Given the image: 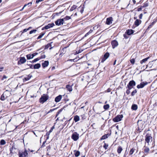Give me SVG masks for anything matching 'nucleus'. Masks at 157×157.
Here are the masks:
<instances>
[{
	"label": "nucleus",
	"mask_w": 157,
	"mask_h": 157,
	"mask_svg": "<svg viewBox=\"0 0 157 157\" xmlns=\"http://www.w3.org/2000/svg\"><path fill=\"white\" fill-rule=\"evenodd\" d=\"M48 98L49 97L48 95L44 94L41 96V98H40V102L43 103L48 99Z\"/></svg>",
	"instance_id": "obj_1"
},
{
	"label": "nucleus",
	"mask_w": 157,
	"mask_h": 157,
	"mask_svg": "<svg viewBox=\"0 0 157 157\" xmlns=\"http://www.w3.org/2000/svg\"><path fill=\"white\" fill-rule=\"evenodd\" d=\"M152 140V138L151 135L149 134H147L145 136V143L146 142L147 143V145H149V143Z\"/></svg>",
	"instance_id": "obj_2"
},
{
	"label": "nucleus",
	"mask_w": 157,
	"mask_h": 157,
	"mask_svg": "<svg viewBox=\"0 0 157 157\" xmlns=\"http://www.w3.org/2000/svg\"><path fill=\"white\" fill-rule=\"evenodd\" d=\"M123 117V115L122 114L118 115L113 119V120L115 122H118L121 121Z\"/></svg>",
	"instance_id": "obj_3"
},
{
	"label": "nucleus",
	"mask_w": 157,
	"mask_h": 157,
	"mask_svg": "<svg viewBox=\"0 0 157 157\" xmlns=\"http://www.w3.org/2000/svg\"><path fill=\"white\" fill-rule=\"evenodd\" d=\"M79 135L77 132H74L72 135L71 138L75 141H77L79 138Z\"/></svg>",
	"instance_id": "obj_4"
},
{
	"label": "nucleus",
	"mask_w": 157,
	"mask_h": 157,
	"mask_svg": "<svg viewBox=\"0 0 157 157\" xmlns=\"http://www.w3.org/2000/svg\"><path fill=\"white\" fill-rule=\"evenodd\" d=\"M28 154L27 151L25 150L24 151H19L18 153L19 157H26Z\"/></svg>",
	"instance_id": "obj_5"
},
{
	"label": "nucleus",
	"mask_w": 157,
	"mask_h": 157,
	"mask_svg": "<svg viewBox=\"0 0 157 157\" xmlns=\"http://www.w3.org/2000/svg\"><path fill=\"white\" fill-rule=\"evenodd\" d=\"M64 22L63 19H58L56 21L55 23L56 25H63Z\"/></svg>",
	"instance_id": "obj_6"
},
{
	"label": "nucleus",
	"mask_w": 157,
	"mask_h": 157,
	"mask_svg": "<svg viewBox=\"0 0 157 157\" xmlns=\"http://www.w3.org/2000/svg\"><path fill=\"white\" fill-rule=\"evenodd\" d=\"M148 83L147 82H141L140 84L138 85L137 86V87L138 89L142 88H143L145 86L147 85Z\"/></svg>",
	"instance_id": "obj_7"
},
{
	"label": "nucleus",
	"mask_w": 157,
	"mask_h": 157,
	"mask_svg": "<svg viewBox=\"0 0 157 157\" xmlns=\"http://www.w3.org/2000/svg\"><path fill=\"white\" fill-rule=\"evenodd\" d=\"M109 54L108 52L106 53L104 55L103 57H102L101 59V63H103L104 61H105L109 57Z\"/></svg>",
	"instance_id": "obj_8"
},
{
	"label": "nucleus",
	"mask_w": 157,
	"mask_h": 157,
	"mask_svg": "<svg viewBox=\"0 0 157 157\" xmlns=\"http://www.w3.org/2000/svg\"><path fill=\"white\" fill-rule=\"evenodd\" d=\"M26 61V59L24 57H21L20 60L18 61V64L21 65L22 64L24 63Z\"/></svg>",
	"instance_id": "obj_9"
},
{
	"label": "nucleus",
	"mask_w": 157,
	"mask_h": 157,
	"mask_svg": "<svg viewBox=\"0 0 157 157\" xmlns=\"http://www.w3.org/2000/svg\"><path fill=\"white\" fill-rule=\"evenodd\" d=\"M113 18L112 17L107 18L106 19V24L107 25H109L112 23Z\"/></svg>",
	"instance_id": "obj_10"
},
{
	"label": "nucleus",
	"mask_w": 157,
	"mask_h": 157,
	"mask_svg": "<svg viewBox=\"0 0 157 157\" xmlns=\"http://www.w3.org/2000/svg\"><path fill=\"white\" fill-rule=\"evenodd\" d=\"M38 53L37 52H35L33 53L32 55L28 54L26 55L27 58L28 59H32L35 56L37 55Z\"/></svg>",
	"instance_id": "obj_11"
},
{
	"label": "nucleus",
	"mask_w": 157,
	"mask_h": 157,
	"mask_svg": "<svg viewBox=\"0 0 157 157\" xmlns=\"http://www.w3.org/2000/svg\"><path fill=\"white\" fill-rule=\"evenodd\" d=\"M111 44L112 45L113 48H114L115 47L118 46V44L117 40H114L112 41Z\"/></svg>",
	"instance_id": "obj_12"
},
{
	"label": "nucleus",
	"mask_w": 157,
	"mask_h": 157,
	"mask_svg": "<svg viewBox=\"0 0 157 157\" xmlns=\"http://www.w3.org/2000/svg\"><path fill=\"white\" fill-rule=\"evenodd\" d=\"M55 25L53 23L48 24V25L44 26V28L45 29H48L51 27H53Z\"/></svg>",
	"instance_id": "obj_13"
},
{
	"label": "nucleus",
	"mask_w": 157,
	"mask_h": 157,
	"mask_svg": "<svg viewBox=\"0 0 157 157\" xmlns=\"http://www.w3.org/2000/svg\"><path fill=\"white\" fill-rule=\"evenodd\" d=\"M136 83L135 81L133 80H132L129 82L128 85L129 86L133 87L134 86H135L136 85Z\"/></svg>",
	"instance_id": "obj_14"
},
{
	"label": "nucleus",
	"mask_w": 157,
	"mask_h": 157,
	"mask_svg": "<svg viewBox=\"0 0 157 157\" xmlns=\"http://www.w3.org/2000/svg\"><path fill=\"white\" fill-rule=\"evenodd\" d=\"M62 98V96L61 95H59L55 98V101L56 102H59L60 101Z\"/></svg>",
	"instance_id": "obj_15"
},
{
	"label": "nucleus",
	"mask_w": 157,
	"mask_h": 157,
	"mask_svg": "<svg viewBox=\"0 0 157 157\" xmlns=\"http://www.w3.org/2000/svg\"><path fill=\"white\" fill-rule=\"evenodd\" d=\"M141 21L139 19H136L134 22V25L136 26H138L141 23Z\"/></svg>",
	"instance_id": "obj_16"
},
{
	"label": "nucleus",
	"mask_w": 157,
	"mask_h": 157,
	"mask_svg": "<svg viewBox=\"0 0 157 157\" xmlns=\"http://www.w3.org/2000/svg\"><path fill=\"white\" fill-rule=\"evenodd\" d=\"M143 150L144 152L146 153H148L149 151V148L146 146V144H145V146H144L143 147Z\"/></svg>",
	"instance_id": "obj_17"
},
{
	"label": "nucleus",
	"mask_w": 157,
	"mask_h": 157,
	"mask_svg": "<svg viewBox=\"0 0 157 157\" xmlns=\"http://www.w3.org/2000/svg\"><path fill=\"white\" fill-rule=\"evenodd\" d=\"M128 35H130L133 33V30L132 29H128L125 32Z\"/></svg>",
	"instance_id": "obj_18"
},
{
	"label": "nucleus",
	"mask_w": 157,
	"mask_h": 157,
	"mask_svg": "<svg viewBox=\"0 0 157 157\" xmlns=\"http://www.w3.org/2000/svg\"><path fill=\"white\" fill-rule=\"evenodd\" d=\"M49 64V62L48 61H45L44 63H42V67H45L48 66Z\"/></svg>",
	"instance_id": "obj_19"
},
{
	"label": "nucleus",
	"mask_w": 157,
	"mask_h": 157,
	"mask_svg": "<svg viewBox=\"0 0 157 157\" xmlns=\"http://www.w3.org/2000/svg\"><path fill=\"white\" fill-rule=\"evenodd\" d=\"M66 88L70 92H71L72 90V86L67 85L66 86Z\"/></svg>",
	"instance_id": "obj_20"
},
{
	"label": "nucleus",
	"mask_w": 157,
	"mask_h": 157,
	"mask_svg": "<svg viewBox=\"0 0 157 157\" xmlns=\"http://www.w3.org/2000/svg\"><path fill=\"white\" fill-rule=\"evenodd\" d=\"M138 108V106L137 105L133 104L132 106L131 109L132 110H136Z\"/></svg>",
	"instance_id": "obj_21"
},
{
	"label": "nucleus",
	"mask_w": 157,
	"mask_h": 157,
	"mask_svg": "<svg viewBox=\"0 0 157 157\" xmlns=\"http://www.w3.org/2000/svg\"><path fill=\"white\" fill-rule=\"evenodd\" d=\"M150 57H147L145 58L144 59H143L142 60H141L140 61V63L141 64H142L143 63H145L146 61H147L148 59H149Z\"/></svg>",
	"instance_id": "obj_22"
},
{
	"label": "nucleus",
	"mask_w": 157,
	"mask_h": 157,
	"mask_svg": "<svg viewBox=\"0 0 157 157\" xmlns=\"http://www.w3.org/2000/svg\"><path fill=\"white\" fill-rule=\"evenodd\" d=\"M40 67V63H37L35 64L33 66V69H39Z\"/></svg>",
	"instance_id": "obj_23"
},
{
	"label": "nucleus",
	"mask_w": 157,
	"mask_h": 157,
	"mask_svg": "<svg viewBox=\"0 0 157 157\" xmlns=\"http://www.w3.org/2000/svg\"><path fill=\"white\" fill-rule=\"evenodd\" d=\"M109 136V134L104 135L101 137V140L105 139L107 138Z\"/></svg>",
	"instance_id": "obj_24"
},
{
	"label": "nucleus",
	"mask_w": 157,
	"mask_h": 157,
	"mask_svg": "<svg viewBox=\"0 0 157 157\" xmlns=\"http://www.w3.org/2000/svg\"><path fill=\"white\" fill-rule=\"evenodd\" d=\"M74 119L75 122H77L79 120V117L77 115H76L74 117Z\"/></svg>",
	"instance_id": "obj_25"
},
{
	"label": "nucleus",
	"mask_w": 157,
	"mask_h": 157,
	"mask_svg": "<svg viewBox=\"0 0 157 157\" xmlns=\"http://www.w3.org/2000/svg\"><path fill=\"white\" fill-rule=\"evenodd\" d=\"M123 149L121 146H119L117 150V152L118 154H120L122 151Z\"/></svg>",
	"instance_id": "obj_26"
},
{
	"label": "nucleus",
	"mask_w": 157,
	"mask_h": 157,
	"mask_svg": "<svg viewBox=\"0 0 157 157\" xmlns=\"http://www.w3.org/2000/svg\"><path fill=\"white\" fill-rule=\"evenodd\" d=\"M77 7V6L75 5H73L71 8L70 11H73Z\"/></svg>",
	"instance_id": "obj_27"
},
{
	"label": "nucleus",
	"mask_w": 157,
	"mask_h": 157,
	"mask_svg": "<svg viewBox=\"0 0 157 157\" xmlns=\"http://www.w3.org/2000/svg\"><path fill=\"white\" fill-rule=\"evenodd\" d=\"M32 75H28L27 77H25V81H28L32 77Z\"/></svg>",
	"instance_id": "obj_28"
},
{
	"label": "nucleus",
	"mask_w": 157,
	"mask_h": 157,
	"mask_svg": "<svg viewBox=\"0 0 157 157\" xmlns=\"http://www.w3.org/2000/svg\"><path fill=\"white\" fill-rule=\"evenodd\" d=\"M135 150V149L132 148L130 151L129 152V155H132L133 154V153H134V152Z\"/></svg>",
	"instance_id": "obj_29"
},
{
	"label": "nucleus",
	"mask_w": 157,
	"mask_h": 157,
	"mask_svg": "<svg viewBox=\"0 0 157 157\" xmlns=\"http://www.w3.org/2000/svg\"><path fill=\"white\" fill-rule=\"evenodd\" d=\"M109 104H106L104 105L103 106V108L105 110H107L109 109Z\"/></svg>",
	"instance_id": "obj_30"
},
{
	"label": "nucleus",
	"mask_w": 157,
	"mask_h": 157,
	"mask_svg": "<svg viewBox=\"0 0 157 157\" xmlns=\"http://www.w3.org/2000/svg\"><path fill=\"white\" fill-rule=\"evenodd\" d=\"M45 34L44 33H41V34L38 36L37 38V39H39L41 38Z\"/></svg>",
	"instance_id": "obj_31"
},
{
	"label": "nucleus",
	"mask_w": 157,
	"mask_h": 157,
	"mask_svg": "<svg viewBox=\"0 0 157 157\" xmlns=\"http://www.w3.org/2000/svg\"><path fill=\"white\" fill-rule=\"evenodd\" d=\"M0 144L1 145H4L6 144V141L4 140H2L0 141Z\"/></svg>",
	"instance_id": "obj_32"
},
{
	"label": "nucleus",
	"mask_w": 157,
	"mask_h": 157,
	"mask_svg": "<svg viewBox=\"0 0 157 157\" xmlns=\"http://www.w3.org/2000/svg\"><path fill=\"white\" fill-rule=\"evenodd\" d=\"M80 153L79 151H76L75 153V155L76 157H77L79 155Z\"/></svg>",
	"instance_id": "obj_33"
},
{
	"label": "nucleus",
	"mask_w": 157,
	"mask_h": 157,
	"mask_svg": "<svg viewBox=\"0 0 157 157\" xmlns=\"http://www.w3.org/2000/svg\"><path fill=\"white\" fill-rule=\"evenodd\" d=\"M137 92V90H134L131 93V95L132 96H133L135 95V94Z\"/></svg>",
	"instance_id": "obj_34"
},
{
	"label": "nucleus",
	"mask_w": 157,
	"mask_h": 157,
	"mask_svg": "<svg viewBox=\"0 0 157 157\" xmlns=\"http://www.w3.org/2000/svg\"><path fill=\"white\" fill-rule=\"evenodd\" d=\"M83 51V50L82 49H80L78 51H76L75 54V55H76L77 54H78L79 53H81L82 51Z\"/></svg>",
	"instance_id": "obj_35"
},
{
	"label": "nucleus",
	"mask_w": 157,
	"mask_h": 157,
	"mask_svg": "<svg viewBox=\"0 0 157 157\" xmlns=\"http://www.w3.org/2000/svg\"><path fill=\"white\" fill-rule=\"evenodd\" d=\"M51 46V44H48L46 45L45 46V48H44V49L45 50L46 49H48V48L50 47Z\"/></svg>",
	"instance_id": "obj_36"
},
{
	"label": "nucleus",
	"mask_w": 157,
	"mask_h": 157,
	"mask_svg": "<svg viewBox=\"0 0 157 157\" xmlns=\"http://www.w3.org/2000/svg\"><path fill=\"white\" fill-rule=\"evenodd\" d=\"M37 30L36 29H34L30 31L29 32V34H32L33 33H35L36 32Z\"/></svg>",
	"instance_id": "obj_37"
},
{
	"label": "nucleus",
	"mask_w": 157,
	"mask_h": 157,
	"mask_svg": "<svg viewBox=\"0 0 157 157\" xmlns=\"http://www.w3.org/2000/svg\"><path fill=\"white\" fill-rule=\"evenodd\" d=\"M0 99L2 101H4L5 100V96L3 94H2L1 95Z\"/></svg>",
	"instance_id": "obj_38"
},
{
	"label": "nucleus",
	"mask_w": 157,
	"mask_h": 157,
	"mask_svg": "<svg viewBox=\"0 0 157 157\" xmlns=\"http://www.w3.org/2000/svg\"><path fill=\"white\" fill-rule=\"evenodd\" d=\"M45 57H46L45 55L44 54L43 55L42 53L41 54V56L39 58L40 59H44L45 58Z\"/></svg>",
	"instance_id": "obj_39"
},
{
	"label": "nucleus",
	"mask_w": 157,
	"mask_h": 157,
	"mask_svg": "<svg viewBox=\"0 0 157 157\" xmlns=\"http://www.w3.org/2000/svg\"><path fill=\"white\" fill-rule=\"evenodd\" d=\"M40 59L39 58H37L33 60L32 61V62L33 63L34 62H36L38 61V60H39Z\"/></svg>",
	"instance_id": "obj_40"
},
{
	"label": "nucleus",
	"mask_w": 157,
	"mask_h": 157,
	"mask_svg": "<svg viewBox=\"0 0 157 157\" xmlns=\"http://www.w3.org/2000/svg\"><path fill=\"white\" fill-rule=\"evenodd\" d=\"M100 26V25L99 24H98L97 25L93 27V29L94 30L97 29L98 28V27Z\"/></svg>",
	"instance_id": "obj_41"
},
{
	"label": "nucleus",
	"mask_w": 157,
	"mask_h": 157,
	"mask_svg": "<svg viewBox=\"0 0 157 157\" xmlns=\"http://www.w3.org/2000/svg\"><path fill=\"white\" fill-rule=\"evenodd\" d=\"M130 62L132 64H133L134 63H135V59L133 58L132 59H131L130 60Z\"/></svg>",
	"instance_id": "obj_42"
},
{
	"label": "nucleus",
	"mask_w": 157,
	"mask_h": 157,
	"mask_svg": "<svg viewBox=\"0 0 157 157\" xmlns=\"http://www.w3.org/2000/svg\"><path fill=\"white\" fill-rule=\"evenodd\" d=\"M108 144H106V143H105L104 145L103 146V147L105 149H107V147H108Z\"/></svg>",
	"instance_id": "obj_43"
},
{
	"label": "nucleus",
	"mask_w": 157,
	"mask_h": 157,
	"mask_svg": "<svg viewBox=\"0 0 157 157\" xmlns=\"http://www.w3.org/2000/svg\"><path fill=\"white\" fill-rule=\"evenodd\" d=\"M77 58H75L74 59H71L69 60L70 61H73V62H76L77 60H78L79 59H78V60H77Z\"/></svg>",
	"instance_id": "obj_44"
},
{
	"label": "nucleus",
	"mask_w": 157,
	"mask_h": 157,
	"mask_svg": "<svg viewBox=\"0 0 157 157\" xmlns=\"http://www.w3.org/2000/svg\"><path fill=\"white\" fill-rule=\"evenodd\" d=\"M28 29H24L23 30V31L22 32V33L21 34V35H22V34L23 33H24V32H26L27 31H28Z\"/></svg>",
	"instance_id": "obj_45"
},
{
	"label": "nucleus",
	"mask_w": 157,
	"mask_h": 157,
	"mask_svg": "<svg viewBox=\"0 0 157 157\" xmlns=\"http://www.w3.org/2000/svg\"><path fill=\"white\" fill-rule=\"evenodd\" d=\"M148 5V3L147 2H145L144 4V5L142 6L143 7H145L147 6Z\"/></svg>",
	"instance_id": "obj_46"
},
{
	"label": "nucleus",
	"mask_w": 157,
	"mask_h": 157,
	"mask_svg": "<svg viewBox=\"0 0 157 157\" xmlns=\"http://www.w3.org/2000/svg\"><path fill=\"white\" fill-rule=\"evenodd\" d=\"M71 19V17L68 16H66V17L64 18V19L66 20H68Z\"/></svg>",
	"instance_id": "obj_47"
},
{
	"label": "nucleus",
	"mask_w": 157,
	"mask_h": 157,
	"mask_svg": "<svg viewBox=\"0 0 157 157\" xmlns=\"http://www.w3.org/2000/svg\"><path fill=\"white\" fill-rule=\"evenodd\" d=\"M62 110V109H61L57 112V113L56 116V117H57L58 115L61 112Z\"/></svg>",
	"instance_id": "obj_48"
},
{
	"label": "nucleus",
	"mask_w": 157,
	"mask_h": 157,
	"mask_svg": "<svg viewBox=\"0 0 157 157\" xmlns=\"http://www.w3.org/2000/svg\"><path fill=\"white\" fill-rule=\"evenodd\" d=\"M143 7V6H140V7L138 8L137 9V11H140L142 9V8Z\"/></svg>",
	"instance_id": "obj_49"
},
{
	"label": "nucleus",
	"mask_w": 157,
	"mask_h": 157,
	"mask_svg": "<svg viewBox=\"0 0 157 157\" xmlns=\"http://www.w3.org/2000/svg\"><path fill=\"white\" fill-rule=\"evenodd\" d=\"M56 109V108H55V109H51L48 112V113H51V112H53V111H54V110H55Z\"/></svg>",
	"instance_id": "obj_50"
},
{
	"label": "nucleus",
	"mask_w": 157,
	"mask_h": 157,
	"mask_svg": "<svg viewBox=\"0 0 157 157\" xmlns=\"http://www.w3.org/2000/svg\"><path fill=\"white\" fill-rule=\"evenodd\" d=\"M55 127L54 126H53L50 129V130L49 131V132H52L54 128Z\"/></svg>",
	"instance_id": "obj_51"
},
{
	"label": "nucleus",
	"mask_w": 157,
	"mask_h": 157,
	"mask_svg": "<svg viewBox=\"0 0 157 157\" xmlns=\"http://www.w3.org/2000/svg\"><path fill=\"white\" fill-rule=\"evenodd\" d=\"M127 87L128 88V90H130L132 88H133L132 87L129 86L128 85H127Z\"/></svg>",
	"instance_id": "obj_52"
},
{
	"label": "nucleus",
	"mask_w": 157,
	"mask_h": 157,
	"mask_svg": "<svg viewBox=\"0 0 157 157\" xmlns=\"http://www.w3.org/2000/svg\"><path fill=\"white\" fill-rule=\"evenodd\" d=\"M130 92V90H127L126 91V93L127 94V95H128Z\"/></svg>",
	"instance_id": "obj_53"
},
{
	"label": "nucleus",
	"mask_w": 157,
	"mask_h": 157,
	"mask_svg": "<svg viewBox=\"0 0 157 157\" xmlns=\"http://www.w3.org/2000/svg\"><path fill=\"white\" fill-rule=\"evenodd\" d=\"M153 25H154V24L153 23H152V24L148 26V29H149V28H151L152 27V26H153Z\"/></svg>",
	"instance_id": "obj_54"
},
{
	"label": "nucleus",
	"mask_w": 157,
	"mask_h": 157,
	"mask_svg": "<svg viewBox=\"0 0 157 157\" xmlns=\"http://www.w3.org/2000/svg\"><path fill=\"white\" fill-rule=\"evenodd\" d=\"M32 2H30L28 3L27 4H25V5H26V6L28 5L29 6H30L32 5Z\"/></svg>",
	"instance_id": "obj_55"
},
{
	"label": "nucleus",
	"mask_w": 157,
	"mask_h": 157,
	"mask_svg": "<svg viewBox=\"0 0 157 157\" xmlns=\"http://www.w3.org/2000/svg\"><path fill=\"white\" fill-rule=\"evenodd\" d=\"M43 0H36V3H37V4L38 3L42 1H43Z\"/></svg>",
	"instance_id": "obj_56"
},
{
	"label": "nucleus",
	"mask_w": 157,
	"mask_h": 157,
	"mask_svg": "<svg viewBox=\"0 0 157 157\" xmlns=\"http://www.w3.org/2000/svg\"><path fill=\"white\" fill-rule=\"evenodd\" d=\"M143 15L142 13H141L140 15L139 16V18L140 19H141L142 18Z\"/></svg>",
	"instance_id": "obj_57"
},
{
	"label": "nucleus",
	"mask_w": 157,
	"mask_h": 157,
	"mask_svg": "<svg viewBox=\"0 0 157 157\" xmlns=\"http://www.w3.org/2000/svg\"><path fill=\"white\" fill-rule=\"evenodd\" d=\"M92 30H90L88 33H87L86 35H86H88V34H89L90 33H92Z\"/></svg>",
	"instance_id": "obj_58"
},
{
	"label": "nucleus",
	"mask_w": 157,
	"mask_h": 157,
	"mask_svg": "<svg viewBox=\"0 0 157 157\" xmlns=\"http://www.w3.org/2000/svg\"><path fill=\"white\" fill-rule=\"evenodd\" d=\"M7 78V77L6 76V75H3L2 78V80H3L4 79L6 78Z\"/></svg>",
	"instance_id": "obj_59"
},
{
	"label": "nucleus",
	"mask_w": 157,
	"mask_h": 157,
	"mask_svg": "<svg viewBox=\"0 0 157 157\" xmlns=\"http://www.w3.org/2000/svg\"><path fill=\"white\" fill-rule=\"evenodd\" d=\"M123 36L124 38L125 39H127L128 38V37L127 36L126 34H124Z\"/></svg>",
	"instance_id": "obj_60"
},
{
	"label": "nucleus",
	"mask_w": 157,
	"mask_h": 157,
	"mask_svg": "<svg viewBox=\"0 0 157 157\" xmlns=\"http://www.w3.org/2000/svg\"><path fill=\"white\" fill-rule=\"evenodd\" d=\"M46 142V141H44L43 142V143L42 145V147H44L45 146V144Z\"/></svg>",
	"instance_id": "obj_61"
},
{
	"label": "nucleus",
	"mask_w": 157,
	"mask_h": 157,
	"mask_svg": "<svg viewBox=\"0 0 157 157\" xmlns=\"http://www.w3.org/2000/svg\"><path fill=\"white\" fill-rule=\"evenodd\" d=\"M3 69L4 68L3 67H0V71H2Z\"/></svg>",
	"instance_id": "obj_62"
},
{
	"label": "nucleus",
	"mask_w": 157,
	"mask_h": 157,
	"mask_svg": "<svg viewBox=\"0 0 157 157\" xmlns=\"http://www.w3.org/2000/svg\"><path fill=\"white\" fill-rule=\"evenodd\" d=\"M83 9L82 8V9L80 10V12L82 13L83 12Z\"/></svg>",
	"instance_id": "obj_63"
},
{
	"label": "nucleus",
	"mask_w": 157,
	"mask_h": 157,
	"mask_svg": "<svg viewBox=\"0 0 157 157\" xmlns=\"http://www.w3.org/2000/svg\"><path fill=\"white\" fill-rule=\"evenodd\" d=\"M13 149V147H12L10 149V152L11 153L12 152Z\"/></svg>",
	"instance_id": "obj_64"
}]
</instances>
